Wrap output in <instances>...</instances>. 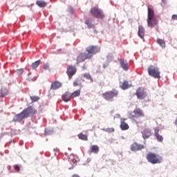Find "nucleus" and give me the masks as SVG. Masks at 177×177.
I'll use <instances>...</instances> for the list:
<instances>
[{"instance_id": "cd10ccee", "label": "nucleus", "mask_w": 177, "mask_h": 177, "mask_svg": "<svg viewBox=\"0 0 177 177\" xmlns=\"http://www.w3.org/2000/svg\"><path fill=\"white\" fill-rule=\"evenodd\" d=\"M78 138L79 139H81V140H84V141L88 140V136L82 133H80L78 134Z\"/></svg>"}, {"instance_id": "a211bd4d", "label": "nucleus", "mask_w": 177, "mask_h": 177, "mask_svg": "<svg viewBox=\"0 0 177 177\" xmlns=\"http://www.w3.org/2000/svg\"><path fill=\"white\" fill-rule=\"evenodd\" d=\"M145 28L143 27V26L140 25L138 26V36L140 37V38L144 39L145 38Z\"/></svg>"}, {"instance_id": "aec40b11", "label": "nucleus", "mask_w": 177, "mask_h": 177, "mask_svg": "<svg viewBox=\"0 0 177 177\" xmlns=\"http://www.w3.org/2000/svg\"><path fill=\"white\" fill-rule=\"evenodd\" d=\"M119 62H120V66L123 68V70L127 71V70H128V63L127 62V61H125L124 59H120Z\"/></svg>"}, {"instance_id": "412c9836", "label": "nucleus", "mask_w": 177, "mask_h": 177, "mask_svg": "<svg viewBox=\"0 0 177 177\" xmlns=\"http://www.w3.org/2000/svg\"><path fill=\"white\" fill-rule=\"evenodd\" d=\"M154 24L156 22L154 21V18H147V26L150 28H153L154 27Z\"/></svg>"}, {"instance_id": "9d476101", "label": "nucleus", "mask_w": 177, "mask_h": 177, "mask_svg": "<svg viewBox=\"0 0 177 177\" xmlns=\"http://www.w3.org/2000/svg\"><path fill=\"white\" fill-rule=\"evenodd\" d=\"M133 113L134 115H130V118H135L136 117H144L145 113L139 108H136L133 110Z\"/></svg>"}, {"instance_id": "a878e982", "label": "nucleus", "mask_w": 177, "mask_h": 177, "mask_svg": "<svg viewBox=\"0 0 177 177\" xmlns=\"http://www.w3.org/2000/svg\"><path fill=\"white\" fill-rule=\"evenodd\" d=\"M8 95V90L6 88H1L0 90V99H2V97H5Z\"/></svg>"}, {"instance_id": "20e7f679", "label": "nucleus", "mask_w": 177, "mask_h": 177, "mask_svg": "<svg viewBox=\"0 0 177 177\" xmlns=\"http://www.w3.org/2000/svg\"><path fill=\"white\" fill-rule=\"evenodd\" d=\"M102 97H104L105 100L113 102V99H114V97H118V91L113 89L112 91H106L102 93Z\"/></svg>"}, {"instance_id": "4c0bfd02", "label": "nucleus", "mask_w": 177, "mask_h": 177, "mask_svg": "<svg viewBox=\"0 0 177 177\" xmlns=\"http://www.w3.org/2000/svg\"><path fill=\"white\" fill-rule=\"evenodd\" d=\"M73 86H78V82L75 81V82H73Z\"/></svg>"}, {"instance_id": "f257e3e1", "label": "nucleus", "mask_w": 177, "mask_h": 177, "mask_svg": "<svg viewBox=\"0 0 177 177\" xmlns=\"http://www.w3.org/2000/svg\"><path fill=\"white\" fill-rule=\"evenodd\" d=\"M37 114V109L32 106H28L26 109H24L19 114L15 116V120L18 122L24 120V118H28L30 115H35Z\"/></svg>"}, {"instance_id": "ddd939ff", "label": "nucleus", "mask_w": 177, "mask_h": 177, "mask_svg": "<svg viewBox=\"0 0 177 177\" xmlns=\"http://www.w3.org/2000/svg\"><path fill=\"white\" fill-rule=\"evenodd\" d=\"M160 129L158 127H156L154 129V136H156L158 142H162L164 140V138H162V136L160 135Z\"/></svg>"}, {"instance_id": "c85d7f7f", "label": "nucleus", "mask_w": 177, "mask_h": 177, "mask_svg": "<svg viewBox=\"0 0 177 177\" xmlns=\"http://www.w3.org/2000/svg\"><path fill=\"white\" fill-rule=\"evenodd\" d=\"M157 44H158L162 48H165V41H164V39H158Z\"/></svg>"}, {"instance_id": "c756f323", "label": "nucleus", "mask_w": 177, "mask_h": 177, "mask_svg": "<svg viewBox=\"0 0 177 177\" xmlns=\"http://www.w3.org/2000/svg\"><path fill=\"white\" fill-rule=\"evenodd\" d=\"M81 95V91L80 90H77L73 93H71L72 97H77Z\"/></svg>"}, {"instance_id": "f03ea898", "label": "nucleus", "mask_w": 177, "mask_h": 177, "mask_svg": "<svg viewBox=\"0 0 177 177\" xmlns=\"http://www.w3.org/2000/svg\"><path fill=\"white\" fill-rule=\"evenodd\" d=\"M146 158L148 162L151 164H161L162 162V156L153 152H149Z\"/></svg>"}, {"instance_id": "c9c22d12", "label": "nucleus", "mask_w": 177, "mask_h": 177, "mask_svg": "<svg viewBox=\"0 0 177 177\" xmlns=\"http://www.w3.org/2000/svg\"><path fill=\"white\" fill-rule=\"evenodd\" d=\"M49 68V64H46L44 66V70H48Z\"/></svg>"}, {"instance_id": "e433bc0d", "label": "nucleus", "mask_w": 177, "mask_h": 177, "mask_svg": "<svg viewBox=\"0 0 177 177\" xmlns=\"http://www.w3.org/2000/svg\"><path fill=\"white\" fill-rule=\"evenodd\" d=\"M171 20H177V15H173L171 17Z\"/></svg>"}, {"instance_id": "f704fd0d", "label": "nucleus", "mask_w": 177, "mask_h": 177, "mask_svg": "<svg viewBox=\"0 0 177 177\" xmlns=\"http://www.w3.org/2000/svg\"><path fill=\"white\" fill-rule=\"evenodd\" d=\"M28 81H35V80H37V77H28Z\"/></svg>"}, {"instance_id": "473e14b6", "label": "nucleus", "mask_w": 177, "mask_h": 177, "mask_svg": "<svg viewBox=\"0 0 177 177\" xmlns=\"http://www.w3.org/2000/svg\"><path fill=\"white\" fill-rule=\"evenodd\" d=\"M105 132H108V133H111L113 132H114V128H107L105 130Z\"/></svg>"}, {"instance_id": "72a5a7b5", "label": "nucleus", "mask_w": 177, "mask_h": 177, "mask_svg": "<svg viewBox=\"0 0 177 177\" xmlns=\"http://www.w3.org/2000/svg\"><path fill=\"white\" fill-rule=\"evenodd\" d=\"M14 169L15 171H17V172H19V171H20V167H19V165H15L13 166Z\"/></svg>"}, {"instance_id": "1a4fd4ad", "label": "nucleus", "mask_w": 177, "mask_h": 177, "mask_svg": "<svg viewBox=\"0 0 177 177\" xmlns=\"http://www.w3.org/2000/svg\"><path fill=\"white\" fill-rule=\"evenodd\" d=\"M143 149H145V146L141 144H138V142H133L130 146L131 151H139L140 150H143Z\"/></svg>"}, {"instance_id": "7ed1b4c3", "label": "nucleus", "mask_w": 177, "mask_h": 177, "mask_svg": "<svg viewBox=\"0 0 177 177\" xmlns=\"http://www.w3.org/2000/svg\"><path fill=\"white\" fill-rule=\"evenodd\" d=\"M89 15L95 19H104L105 17L103 10L97 6L91 8L89 10Z\"/></svg>"}, {"instance_id": "4468645a", "label": "nucleus", "mask_w": 177, "mask_h": 177, "mask_svg": "<svg viewBox=\"0 0 177 177\" xmlns=\"http://www.w3.org/2000/svg\"><path fill=\"white\" fill-rule=\"evenodd\" d=\"M62 84L59 81H55L51 84L50 89H53V91H56L57 89H59V88H62Z\"/></svg>"}, {"instance_id": "6ab92c4d", "label": "nucleus", "mask_w": 177, "mask_h": 177, "mask_svg": "<svg viewBox=\"0 0 177 177\" xmlns=\"http://www.w3.org/2000/svg\"><path fill=\"white\" fill-rule=\"evenodd\" d=\"M120 88H121V89H123L124 91L128 89L129 88V84L128 83V81L124 80L123 82H120Z\"/></svg>"}, {"instance_id": "7c9ffc66", "label": "nucleus", "mask_w": 177, "mask_h": 177, "mask_svg": "<svg viewBox=\"0 0 177 177\" xmlns=\"http://www.w3.org/2000/svg\"><path fill=\"white\" fill-rule=\"evenodd\" d=\"M30 100H32V103H34V102H38V100H39V97H38V96H30Z\"/></svg>"}, {"instance_id": "5701e85b", "label": "nucleus", "mask_w": 177, "mask_h": 177, "mask_svg": "<svg viewBox=\"0 0 177 177\" xmlns=\"http://www.w3.org/2000/svg\"><path fill=\"white\" fill-rule=\"evenodd\" d=\"M36 5H37V6H39V8H45L47 3H46L45 1L38 0L36 1Z\"/></svg>"}, {"instance_id": "423d86ee", "label": "nucleus", "mask_w": 177, "mask_h": 177, "mask_svg": "<svg viewBox=\"0 0 177 177\" xmlns=\"http://www.w3.org/2000/svg\"><path fill=\"white\" fill-rule=\"evenodd\" d=\"M92 59V55L90 54H87L86 53H80L76 59V64H80V63H82V62H85L86 59Z\"/></svg>"}, {"instance_id": "f8f14e48", "label": "nucleus", "mask_w": 177, "mask_h": 177, "mask_svg": "<svg viewBox=\"0 0 177 177\" xmlns=\"http://www.w3.org/2000/svg\"><path fill=\"white\" fill-rule=\"evenodd\" d=\"M127 119L121 118L120 119V129L122 131H127V129H129V125H128V123L125 122V120Z\"/></svg>"}, {"instance_id": "6e6552de", "label": "nucleus", "mask_w": 177, "mask_h": 177, "mask_svg": "<svg viewBox=\"0 0 177 177\" xmlns=\"http://www.w3.org/2000/svg\"><path fill=\"white\" fill-rule=\"evenodd\" d=\"M77 73V67L74 65H68L66 68V74L69 79L73 78Z\"/></svg>"}, {"instance_id": "f3484780", "label": "nucleus", "mask_w": 177, "mask_h": 177, "mask_svg": "<svg viewBox=\"0 0 177 177\" xmlns=\"http://www.w3.org/2000/svg\"><path fill=\"white\" fill-rule=\"evenodd\" d=\"M99 146L97 145H91L90 147V149L88 151L89 154H91V153H93L94 154H97L99 153Z\"/></svg>"}, {"instance_id": "2eb2a0df", "label": "nucleus", "mask_w": 177, "mask_h": 177, "mask_svg": "<svg viewBox=\"0 0 177 177\" xmlns=\"http://www.w3.org/2000/svg\"><path fill=\"white\" fill-rule=\"evenodd\" d=\"M143 139H149V136H151V130L149 129H145L142 131Z\"/></svg>"}, {"instance_id": "4be33fe9", "label": "nucleus", "mask_w": 177, "mask_h": 177, "mask_svg": "<svg viewBox=\"0 0 177 177\" xmlns=\"http://www.w3.org/2000/svg\"><path fill=\"white\" fill-rule=\"evenodd\" d=\"M85 24H86L88 28H95V24L92 23V19H86Z\"/></svg>"}, {"instance_id": "393cba45", "label": "nucleus", "mask_w": 177, "mask_h": 177, "mask_svg": "<svg viewBox=\"0 0 177 177\" xmlns=\"http://www.w3.org/2000/svg\"><path fill=\"white\" fill-rule=\"evenodd\" d=\"M39 64H41V60L39 59L31 64V68L32 70H36Z\"/></svg>"}, {"instance_id": "dca6fc26", "label": "nucleus", "mask_w": 177, "mask_h": 177, "mask_svg": "<svg viewBox=\"0 0 177 177\" xmlns=\"http://www.w3.org/2000/svg\"><path fill=\"white\" fill-rule=\"evenodd\" d=\"M62 100H64V102H70V100H71V93L70 92H66L65 93H64L62 96Z\"/></svg>"}, {"instance_id": "9b49d317", "label": "nucleus", "mask_w": 177, "mask_h": 177, "mask_svg": "<svg viewBox=\"0 0 177 177\" xmlns=\"http://www.w3.org/2000/svg\"><path fill=\"white\" fill-rule=\"evenodd\" d=\"M136 95L138 99L143 100L146 97V92L144 88H138L136 91Z\"/></svg>"}, {"instance_id": "39448f33", "label": "nucleus", "mask_w": 177, "mask_h": 177, "mask_svg": "<svg viewBox=\"0 0 177 177\" xmlns=\"http://www.w3.org/2000/svg\"><path fill=\"white\" fill-rule=\"evenodd\" d=\"M147 71L149 75L151 77H153V78H161V76L160 75L161 72H160V68L158 67L151 65L148 67Z\"/></svg>"}, {"instance_id": "bb28decb", "label": "nucleus", "mask_w": 177, "mask_h": 177, "mask_svg": "<svg viewBox=\"0 0 177 177\" xmlns=\"http://www.w3.org/2000/svg\"><path fill=\"white\" fill-rule=\"evenodd\" d=\"M82 77H84V78H86V80H89L91 83L93 82V77H92L91 74L84 73V74L82 75Z\"/></svg>"}, {"instance_id": "b1692460", "label": "nucleus", "mask_w": 177, "mask_h": 177, "mask_svg": "<svg viewBox=\"0 0 177 177\" xmlns=\"http://www.w3.org/2000/svg\"><path fill=\"white\" fill-rule=\"evenodd\" d=\"M147 19H154V10L153 9L148 8V18Z\"/></svg>"}, {"instance_id": "0eeeda50", "label": "nucleus", "mask_w": 177, "mask_h": 177, "mask_svg": "<svg viewBox=\"0 0 177 177\" xmlns=\"http://www.w3.org/2000/svg\"><path fill=\"white\" fill-rule=\"evenodd\" d=\"M86 52L87 55H91V58L93 56V55H96V53H99L100 52V48H99L97 46H89L86 48Z\"/></svg>"}, {"instance_id": "2f4dec72", "label": "nucleus", "mask_w": 177, "mask_h": 177, "mask_svg": "<svg viewBox=\"0 0 177 177\" xmlns=\"http://www.w3.org/2000/svg\"><path fill=\"white\" fill-rule=\"evenodd\" d=\"M16 73H17V75H21V74H23V73H24V69H23V68L17 69Z\"/></svg>"}, {"instance_id": "58836bf2", "label": "nucleus", "mask_w": 177, "mask_h": 177, "mask_svg": "<svg viewBox=\"0 0 177 177\" xmlns=\"http://www.w3.org/2000/svg\"><path fill=\"white\" fill-rule=\"evenodd\" d=\"M82 68H83V70H86V67H85V66H83Z\"/></svg>"}]
</instances>
